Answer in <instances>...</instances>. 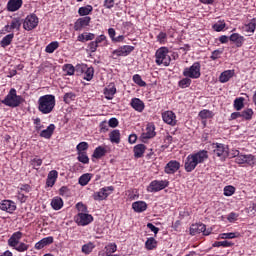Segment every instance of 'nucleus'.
I'll return each instance as SVG.
<instances>
[{"mask_svg": "<svg viewBox=\"0 0 256 256\" xmlns=\"http://www.w3.org/2000/svg\"><path fill=\"white\" fill-rule=\"evenodd\" d=\"M209 159V152L207 150H200L198 152L189 154L184 162V169L186 173L195 171L197 165H201Z\"/></svg>", "mask_w": 256, "mask_h": 256, "instance_id": "1", "label": "nucleus"}, {"mask_svg": "<svg viewBox=\"0 0 256 256\" xmlns=\"http://www.w3.org/2000/svg\"><path fill=\"white\" fill-rule=\"evenodd\" d=\"M56 103L55 95L46 94L40 96L38 99V111L42 113V115H49V113H53Z\"/></svg>", "mask_w": 256, "mask_h": 256, "instance_id": "2", "label": "nucleus"}, {"mask_svg": "<svg viewBox=\"0 0 256 256\" xmlns=\"http://www.w3.org/2000/svg\"><path fill=\"white\" fill-rule=\"evenodd\" d=\"M24 101L25 99H23V96L17 95V90L15 88H11L5 99H3L1 103L3 105H6V107H11L12 109H15L16 107H19Z\"/></svg>", "mask_w": 256, "mask_h": 256, "instance_id": "3", "label": "nucleus"}, {"mask_svg": "<svg viewBox=\"0 0 256 256\" xmlns=\"http://www.w3.org/2000/svg\"><path fill=\"white\" fill-rule=\"evenodd\" d=\"M168 47L162 46L158 48L155 52V63L158 66L163 65L164 67H169L171 65V56Z\"/></svg>", "mask_w": 256, "mask_h": 256, "instance_id": "4", "label": "nucleus"}, {"mask_svg": "<svg viewBox=\"0 0 256 256\" xmlns=\"http://www.w3.org/2000/svg\"><path fill=\"white\" fill-rule=\"evenodd\" d=\"M212 149L214 159L219 158L220 161H226L229 157V147L223 143H213Z\"/></svg>", "mask_w": 256, "mask_h": 256, "instance_id": "5", "label": "nucleus"}, {"mask_svg": "<svg viewBox=\"0 0 256 256\" xmlns=\"http://www.w3.org/2000/svg\"><path fill=\"white\" fill-rule=\"evenodd\" d=\"M183 76L189 79H199L201 77V62H194L190 67L183 70Z\"/></svg>", "mask_w": 256, "mask_h": 256, "instance_id": "6", "label": "nucleus"}, {"mask_svg": "<svg viewBox=\"0 0 256 256\" xmlns=\"http://www.w3.org/2000/svg\"><path fill=\"white\" fill-rule=\"evenodd\" d=\"M74 221L79 227H87V225H91L93 223L94 218L93 215L86 213H78L74 216Z\"/></svg>", "mask_w": 256, "mask_h": 256, "instance_id": "7", "label": "nucleus"}, {"mask_svg": "<svg viewBox=\"0 0 256 256\" xmlns=\"http://www.w3.org/2000/svg\"><path fill=\"white\" fill-rule=\"evenodd\" d=\"M166 187H169V180H153L150 182L147 191L149 193H159V191H163Z\"/></svg>", "mask_w": 256, "mask_h": 256, "instance_id": "8", "label": "nucleus"}, {"mask_svg": "<svg viewBox=\"0 0 256 256\" xmlns=\"http://www.w3.org/2000/svg\"><path fill=\"white\" fill-rule=\"evenodd\" d=\"M39 25V17L35 14L28 15L23 22V29L25 31H33V29H37Z\"/></svg>", "mask_w": 256, "mask_h": 256, "instance_id": "9", "label": "nucleus"}, {"mask_svg": "<svg viewBox=\"0 0 256 256\" xmlns=\"http://www.w3.org/2000/svg\"><path fill=\"white\" fill-rule=\"evenodd\" d=\"M115 191V187L113 186H106L101 188L98 192H95L93 195L94 201H104L107 199Z\"/></svg>", "mask_w": 256, "mask_h": 256, "instance_id": "10", "label": "nucleus"}, {"mask_svg": "<svg viewBox=\"0 0 256 256\" xmlns=\"http://www.w3.org/2000/svg\"><path fill=\"white\" fill-rule=\"evenodd\" d=\"M133 51H135L134 46L123 45L112 52V57L113 59H117V57H127L128 55H131Z\"/></svg>", "mask_w": 256, "mask_h": 256, "instance_id": "11", "label": "nucleus"}, {"mask_svg": "<svg viewBox=\"0 0 256 256\" xmlns=\"http://www.w3.org/2000/svg\"><path fill=\"white\" fill-rule=\"evenodd\" d=\"M0 211L13 215L17 211V204L13 200L4 199L0 201Z\"/></svg>", "mask_w": 256, "mask_h": 256, "instance_id": "12", "label": "nucleus"}, {"mask_svg": "<svg viewBox=\"0 0 256 256\" xmlns=\"http://www.w3.org/2000/svg\"><path fill=\"white\" fill-rule=\"evenodd\" d=\"M211 231H213L211 228L207 229V226L203 223H197L193 224L190 227V234L191 235H199L200 233H203V235H211Z\"/></svg>", "mask_w": 256, "mask_h": 256, "instance_id": "13", "label": "nucleus"}, {"mask_svg": "<svg viewBox=\"0 0 256 256\" xmlns=\"http://www.w3.org/2000/svg\"><path fill=\"white\" fill-rule=\"evenodd\" d=\"M21 25H23L21 18L16 17L12 18L11 22L4 26V29L6 33H11V31H21Z\"/></svg>", "mask_w": 256, "mask_h": 256, "instance_id": "14", "label": "nucleus"}, {"mask_svg": "<svg viewBox=\"0 0 256 256\" xmlns=\"http://www.w3.org/2000/svg\"><path fill=\"white\" fill-rule=\"evenodd\" d=\"M179 169H181V163L177 160H171L164 167V172L167 175H175Z\"/></svg>", "mask_w": 256, "mask_h": 256, "instance_id": "15", "label": "nucleus"}, {"mask_svg": "<svg viewBox=\"0 0 256 256\" xmlns=\"http://www.w3.org/2000/svg\"><path fill=\"white\" fill-rule=\"evenodd\" d=\"M255 161L256 159L253 156V154H247V155L240 154L235 159V163H237L238 165H245V163L247 165H255Z\"/></svg>", "mask_w": 256, "mask_h": 256, "instance_id": "16", "label": "nucleus"}, {"mask_svg": "<svg viewBox=\"0 0 256 256\" xmlns=\"http://www.w3.org/2000/svg\"><path fill=\"white\" fill-rule=\"evenodd\" d=\"M162 119L164 123H167V125H171L172 127H175V125H177V116L173 111L163 112Z\"/></svg>", "mask_w": 256, "mask_h": 256, "instance_id": "17", "label": "nucleus"}, {"mask_svg": "<svg viewBox=\"0 0 256 256\" xmlns=\"http://www.w3.org/2000/svg\"><path fill=\"white\" fill-rule=\"evenodd\" d=\"M89 23H91V17L85 16V17L79 18L74 23V31H81L82 29H84V27H89Z\"/></svg>", "mask_w": 256, "mask_h": 256, "instance_id": "18", "label": "nucleus"}, {"mask_svg": "<svg viewBox=\"0 0 256 256\" xmlns=\"http://www.w3.org/2000/svg\"><path fill=\"white\" fill-rule=\"evenodd\" d=\"M23 7V0H9L7 3V11L11 13H15V11H19Z\"/></svg>", "mask_w": 256, "mask_h": 256, "instance_id": "19", "label": "nucleus"}, {"mask_svg": "<svg viewBox=\"0 0 256 256\" xmlns=\"http://www.w3.org/2000/svg\"><path fill=\"white\" fill-rule=\"evenodd\" d=\"M116 93L117 87H115V84L113 83H110L106 88H104L105 99H107L108 101L113 100Z\"/></svg>", "mask_w": 256, "mask_h": 256, "instance_id": "20", "label": "nucleus"}, {"mask_svg": "<svg viewBox=\"0 0 256 256\" xmlns=\"http://www.w3.org/2000/svg\"><path fill=\"white\" fill-rule=\"evenodd\" d=\"M229 41H231V43H234V45L239 48L243 47V43H245V37L239 33H233L230 35Z\"/></svg>", "mask_w": 256, "mask_h": 256, "instance_id": "21", "label": "nucleus"}, {"mask_svg": "<svg viewBox=\"0 0 256 256\" xmlns=\"http://www.w3.org/2000/svg\"><path fill=\"white\" fill-rule=\"evenodd\" d=\"M130 105L132 109H135L138 113H143L145 110V103L139 98H132Z\"/></svg>", "mask_w": 256, "mask_h": 256, "instance_id": "22", "label": "nucleus"}, {"mask_svg": "<svg viewBox=\"0 0 256 256\" xmlns=\"http://www.w3.org/2000/svg\"><path fill=\"white\" fill-rule=\"evenodd\" d=\"M58 177L59 172H57V170L50 171L46 179V187H53L55 183H57Z\"/></svg>", "mask_w": 256, "mask_h": 256, "instance_id": "23", "label": "nucleus"}, {"mask_svg": "<svg viewBox=\"0 0 256 256\" xmlns=\"http://www.w3.org/2000/svg\"><path fill=\"white\" fill-rule=\"evenodd\" d=\"M235 77V70H225L219 76L220 83H229Z\"/></svg>", "mask_w": 256, "mask_h": 256, "instance_id": "24", "label": "nucleus"}, {"mask_svg": "<svg viewBox=\"0 0 256 256\" xmlns=\"http://www.w3.org/2000/svg\"><path fill=\"white\" fill-rule=\"evenodd\" d=\"M53 241H54L53 236L45 237L35 244L34 249H37V251H41V249H43L44 247H47V245H51Z\"/></svg>", "mask_w": 256, "mask_h": 256, "instance_id": "25", "label": "nucleus"}, {"mask_svg": "<svg viewBox=\"0 0 256 256\" xmlns=\"http://www.w3.org/2000/svg\"><path fill=\"white\" fill-rule=\"evenodd\" d=\"M55 124H50L46 129L40 132V137L43 139H51L53 137V133H55Z\"/></svg>", "mask_w": 256, "mask_h": 256, "instance_id": "26", "label": "nucleus"}, {"mask_svg": "<svg viewBox=\"0 0 256 256\" xmlns=\"http://www.w3.org/2000/svg\"><path fill=\"white\" fill-rule=\"evenodd\" d=\"M22 238H23V232L21 231L14 232L8 240V245L10 247H13L17 245Z\"/></svg>", "mask_w": 256, "mask_h": 256, "instance_id": "27", "label": "nucleus"}, {"mask_svg": "<svg viewBox=\"0 0 256 256\" xmlns=\"http://www.w3.org/2000/svg\"><path fill=\"white\" fill-rule=\"evenodd\" d=\"M132 209L135 213H143L144 211H147V202L136 201L132 204Z\"/></svg>", "mask_w": 256, "mask_h": 256, "instance_id": "28", "label": "nucleus"}, {"mask_svg": "<svg viewBox=\"0 0 256 256\" xmlns=\"http://www.w3.org/2000/svg\"><path fill=\"white\" fill-rule=\"evenodd\" d=\"M157 133L155 132V126L149 124L146 127V131L142 133L141 137L142 139H153Z\"/></svg>", "mask_w": 256, "mask_h": 256, "instance_id": "29", "label": "nucleus"}, {"mask_svg": "<svg viewBox=\"0 0 256 256\" xmlns=\"http://www.w3.org/2000/svg\"><path fill=\"white\" fill-rule=\"evenodd\" d=\"M109 140L111 143L119 145V143H121V131H119V129L112 130L109 133Z\"/></svg>", "mask_w": 256, "mask_h": 256, "instance_id": "30", "label": "nucleus"}, {"mask_svg": "<svg viewBox=\"0 0 256 256\" xmlns=\"http://www.w3.org/2000/svg\"><path fill=\"white\" fill-rule=\"evenodd\" d=\"M145 151H147V146H145V144H137L134 146V157L136 159H141L145 154Z\"/></svg>", "mask_w": 256, "mask_h": 256, "instance_id": "31", "label": "nucleus"}, {"mask_svg": "<svg viewBox=\"0 0 256 256\" xmlns=\"http://www.w3.org/2000/svg\"><path fill=\"white\" fill-rule=\"evenodd\" d=\"M105 155H107V149L104 146H98L92 154V159H101Z\"/></svg>", "mask_w": 256, "mask_h": 256, "instance_id": "32", "label": "nucleus"}, {"mask_svg": "<svg viewBox=\"0 0 256 256\" xmlns=\"http://www.w3.org/2000/svg\"><path fill=\"white\" fill-rule=\"evenodd\" d=\"M14 38H15V34H13V33L7 34L0 41V47H2L3 49H5L6 47H9V45H11V43H13Z\"/></svg>", "mask_w": 256, "mask_h": 256, "instance_id": "33", "label": "nucleus"}, {"mask_svg": "<svg viewBox=\"0 0 256 256\" xmlns=\"http://www.w3.org/2000/svg\"><path fill=\"white\" fill-rule=\"evenodd\" d=\"M51 207L54 211L63 209V199L59 196L54 197L51 201Z\"/></svg>", "mask_w": 256, "mask_h": 256, "instance_id": "34", "label": "nucleus"}, {"mask_svg": "<svg viewBox=\"0 0 256 256\" xmlns=\"http://www.w3.org/2000/svg\"><path fill=\"white\" fill-rule=\"evenodd\" d=\"M93 39H95V34L87 32L82 33L77 37V41H79L80 43H86V41H93Z\"/></svg>", "mask_w": 256, "mask_h": 256, "instance_id": "35", "label": "nucleus"}, {"mask_svg": "<svg viewBox=\"0 0 256 256\" xmlns=\"http://www.w3.org/2000/svg\"><path fill=\"white\" fill-rule=\"evenodd\" d=\"M91 13H93V6L91 5L83 6L78 9L80 17H87V15H91Z\"/></svg>", "mask_w": 256, "mask_h": 256, "instance_id": "36", "label": "nucleus"}, {"mask_svg": "<svg viewBox=\"0 0 256 256\" xmlns=\"http://www.w3.org/2000/svg\"><path fill=\"white\" fill-rule=\"evenodd\" d=\"M93 177L92 174L86 173L79 177L78 183L82 187H85L86 185H89V181H91V178Z\"/></svg>", "mask_w": 256, "mask_h": 256, "instance_id": "37", "label": "nucleus"}, {"mask_svg": "<svg viewBox=\"0 0 256 256\" xmlns=\"http://www.w3.org/2000/svg\"><path fill=\"white\" fill-rule=\"evenodd\" d=\"M95 75V68H93V66H88L85 70H84V77L83 79L85 81H91L93 79V76Z\"/></svg>", "mask_w": 256, "mask_h": 256, "instance_id": "38", "label": "nucleus"}, {"mask_svg": "<svg viewBox=\"0 0 256 256\" xmlns=\"http://www.w3.org/2000/svg\"><path fill=\"white\" fill-rule=\"evenodd\" d=\"M145 248L148 251H153V249H157V240L155 238L150 237L145 242Z\"/></svg>", "mask_w": 256, "mask_h": 256, "instance_id": "39", "label": "nucleus"}, {"mask_svg": "<svg viewBox=\"0 0 256 256\" xmlns=\"http://www.w3.org/2000/svg\"><path fill=\"white\" fill-rule=\"evenodd\" d=\"M198 117H200V119H213V117H215V113L211 110L203 109L199 112Z\"/></svg>", "mask_w": 256, "mask_h": 256, "instance_id": "40", "label": "nucleus"}, {"mask_svg": "<svg viewBox=\"0 0 256 256\" xmlns=\"http://www.w3.org/2000/svg\"><path fill=\"white\" fill-rule=\"evenodd\" d=\"M30 165L32 169L39 171L41 165H43V159L38 158L37 156L30 160Z\"/></svg>", "mask_w": 256, "mask_h": 256, "instance_id": "41", "label": "nucleus"}, {"mask_svg": "<svg viewBox=\"0 0 256 256\" xmlns=\"http://www.w3.org/2000/svg\"><path fill=\"white\" fill-rule=\"evenodd\" d=\"M11 247L18 251V253H25V251H29V244H25V242H18L17 245Z\"/></svg>", "mask_w": 256, "mask_h": 256, "instance_id": "42", "label": "nucleus"}, {"mask_svg": "<svg viewBox=\"0 0 256 256\" xmlns=\"http://www.w3.org/2000/svg\"><path fill=\"white\" fill-rule=\"evenodd\" d=\"M225 27H227L225 20H219L218 22H216L215 24L212 25V29L214 31H216L217 33H221V31H223V29H225Z\"/></svg>", "mask_w": 256, "mask_h": 256, "instance_id": "43", "label": "nucleus"}, {"mask_svg": "<svg viewBox=\"0 0 256 256\" xmlns=\"http://www.w3.org/2000/svg\"><path fill=\"white\" fill-rule=\"evenodd\" d=\"M245 107V98L239 97L234 100V109L236 111H241Z\"/></svg>", "mask_w": 256, "mask_h": 256, "instance_id": "44", "label": "nucleus"}, {"mask_svg": "<svg viewBox=\"0 0 256 256\" xmlns=\"http://www.w3.org/2000/svg\"><path fill=\"white\" fill-rule=\"evenodd\" d=\"M57 49H59V42L53 41L46 46L45 52L46 53H55V51H57Z\"/></svg>", "mask_w": 256, "mask_h": 256, "instance_id": "45", "label": "nucleus"}, {"mask_svg": "<svg viewBox=\"0 0 256 256\" xmlns=\"http://www.w3.org/2000/svg\"><path fill=\"white\" fill-rule=\"evenodd\" d=\"M156 41L160 45H166L167 43V32L160 31L158 35L156 36Z\"/></svg>", "mask_w": 256, "mask_h": 256, "instance_id": "46", "label": "nucleus"}, {"mask_svg": "<svg viewBox=\"0 0 256 256\" xmlns=\"http://www.w3.org/2000/svg\"><path fill=\"white\" fill-rule=\"evenodd\" d=\"M242 119H245V121H251L253 119V109L247 108L244 111L240 112Z\"/></svg>", "mask_w": 256, "mask_h": 256, "instance_id": "47", "label": "nucleus"}, {"mask_svg": "<svg viewBox=\"0 0 256 256\" xmlns=\"http://www.w3.org/2000/svg\"><path fill=\"white\" fill-rule=\"evenodd\" d=\"M132 81L138 85V87H147V82H145L143 80V78H141V75L139 74H135L133 77H132Z\"/></svg>", "mask_w": 256, "mask_h": 256, "instance_id": "48", "label": "nucleus"}, {"mask_svg": "<svg viewBox=\"0 0 256 256\" xmlns=\"http://www.w3.org/2000/svg\"><path fill=\"white\" fill-rule=\"evenodd\" d=\"M191 79L192 78H189V77L183 78L178 82V87H180V89H187V87H191V83H192Z\"/></svg>", "mask_w": 256, "mask_h": 256, "instance_id": "49", "label": "nucleus"}, {"mask_svg": "<svg viewBox=\"0 0 256 256\" xmlns=\"http://www.w3.org/2000/svg\"><path fill=\"white\" fill-rule=\"evenodd\" d=\"M77 160L84 165H89V156H87V152H77Z\"/></svg>", "mask_w": 256, "mask_h": 256, "instance_id": "50", "label": "nucleus"}, {"mask_svg": "<svg viewBox=\"0 0 256 256\" xmlns=\"http://www.w3.org/2000/svg\"><path fill=\"white\" fill-rule=\"evenodd\" d=\"M95 248V244L93 242H88L87 244H84L82 246V253L85 255H89L93 252V249Z\"/></svg>", "mask_w": 256, "mask_h": 256, "instance_id": "51", "label": "nucleus"}, {"mask_svg": "<svg viewBox=\"0 0 256 256\" xmlns=\"http://www.w3.org/2000/svg\"><path fill=\"white\" fill-rule=\"evenodd\" d=\"M76 98H77L76 93L67 92L66 94H64L63 101H64V103L69 105V103H71L72 101H75Z\"/></svg>", "mask_w": 256, "mask_h": 256, "instance_id": "52", "label": "nucleus"}, {"mask_svg": "<svg viewBox=\"0 0 256 256\" xmlns=\"http://www.w3.org/2000/svg\"><path fill=\"white\" fill-rule=\"evenodd\" d=\"M62 70L66 75H75V66H73V64H64Z\"/></svg>", "mask_w": 256, "mask_h": 256, "instance_id": "53", "label": "nucleus"}, {"mask_svg": "<svg viewBox=\"0 0 256 256\" xmlns=\"http://www.w3.org/2000/svg\"><path fill=\"white\" fill-rule=\"evenodd\" d=\"M255 29V26L251 23H248L243 27V31L247 33L248 37H251L255 33Z\"/></svg>", "mask_w": 256, "mask_h": 256, "instance_id": "54", "label": "nucleus"}, {"mask_svg": "<svg viewBox=\"0 0 256 256\" xmlns=\"http://www.w3.org/2000/svg\"><path fill=\"white\" fill-rule=\"evenodd\" d=\"M89 66L87 64L81 63V64H77L74 69H75V73L76 75H83V73L85 72V70L88 68Z\"/></svg>", "mask_w": 256, "mask_h": 256, "instance_id": "55", "label": "nucleus"}, {"mask_svg": "<svg viewBox=\"0 0 256 256\" xmlns=\"http://www.w3.org/2000/svg\"><path fill=\"white\" fill-rule=\"evenodd\" d=\"M87 149H89V143H87V142H80L76 146L77 153H85L87 151Z\"/></svg>", "mask_w": 256, "mask_h": 256, "instance_id": "56", "label": "nucleus"}, {"mask_svg": "<svg viewBox=\"0 0 256 256\" xmlns=\"http://www.w3.org/2000/svg\"><path fill=\"white\" fill-rule=\"evenodd\" d=\"M76 209L78 213H89V209L87 208V205H85L83 202H78L76 204Z\"/></svg>", "mask_w": 256, "mask_h": 256, "instance_id": "57", "label": "nucleus"}, {"mask_svg": "<svg viewBox=\"0 0 256 256\" xmlns=\"http://www.w3.org/2000/svg\"><path fill=\"white\" fill-rule=\"evenodd\" d=\"M235 194V187L232 185L226 186L224 188V195L225 197H231V195Z\"/></svg>", "mask_w": 256, "mask_h": 256, "instance_id": "58", "label": "nucleus"}, {"mask_svg": "<svg viewBox=\"0 0 256 256\" xmlns=\"http://www.w3.org/2000/svg\"><path fill=\"white\" fill-rule=\"evenodd\" d=\"M34 125H35V131H37V133H39L41 129L45 128V126L41 124V118L34 119Z\"/></svg>", "mask_w": 256, "mask_h": 256, "instance_id": "59", "label": "nucleus"}, {"mask_svg": "<svg viewBox=\"0 0 256 256\" xmlns=\"http://www.w3.org/2000/svg\"><path fill=\"white\" fill-rule=\"evenodd\" d=\"M237 235L234 232L222 233L219 235L220 239H235Z\"/></svg>", "mask_w": 256, "mask_h": 256, "instance_id": "60", "label": "nucleus"}, {"mask_svg": "<svg viewBox=\"0 0 256 256\" xmlns=\"http://www.w3.org/2000/svg\"><path fill=\"white\" fill-rule=\"evenodd\" d=\"M222 54H223L222 50H214L211 53L210 59H212V61H217V59H219V57H221Z\"/></svg>", "mask_w": 256, "mask_h": 256, "instance_id": "61", "label": "nucleus"}, {"mask_svg": "<svg viewBox=\"0 0 256 256\" xmlns=\"http://www.w3.org/2000/svg\"><path fill=\"white\" fill-rule=\"evenodd\" d=\"M107 253H115L117 252V244L110 243L105 247Z\"/></svg>", "mask_w": 256, "mask_h": 256, "instance_id": "62", "label": "nucleus"}, {"mask_svg": "<svg viewBox=\"0 0 256 256\" xmlns=\"http://www.w3.org/2000/svg\"><path fill=\"white\" fill-rule=\"evenodd\" d=\"M238 218H239V214H237L235 212H231L227 216V219H228L229 223H233V222L237 221Z\"/></svg>", "mask_w": 256, "mask_h": 256, "instance_id": "63", "label": "nucleus"}, {"mask_svg": "<svg viewBox=\"0 0 256 256\" xmlns=\"http://www.w3.org/2000/svg\"><path fill=\"white\" fill-rule=\"evenodd\" d=\"M99 46L97 45V43L95 41H92L88 44V49L90 51V53H95L97 51V48Z\"/></svg>", "mask_w": 256, "mask_h": 256, "instance_id": "64", "label": "nucleus"}]
</instances>
